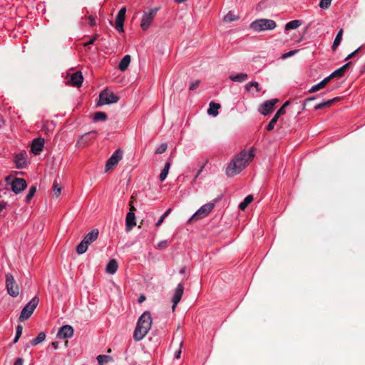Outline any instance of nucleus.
I'll use <instances>...</instances> for the list:
<instances>
[{
  "instance_id": "f257e3e1",
  "label": "nucleus",
  "mask_w": 365,
  "mask_h": 365,
  "mask_svg": "<svg viewBox=\"0 0 365 365\" xmlns=\"http://www.w3.org/2000/svg\"><path fill=\"white\" fill-rule=\"evenodd\" d=\"M254 157L255 150L253 148L248 152L246 150L242 151L228 165L226 170L227 175L233 177L240 173L252 160Z\"/></svg>"
},
{
  "instance_id": "f03ea898",
  "label": "nucleus",
  "mask_w": 365,
  "mask_h": 365,
  "mask_svg": "<svg viewBox=\"0 0 365 365\" xmlns=\"http://www.w3.org/2000/svg\"><path fill=\"white\" fill-rule=\"evenodd\" d=\"M152 325V317L149 312H145L138 319L133 332V339L139 341L148 333Z\"/></svg>"
},
{
  "instance_id": "7ed1b4c3",
  "label": "nucleus",
  "mask_w": 365,
  "mask_h": 365,
  "mask_svg": "<svg viewBox=\"0 0 365 365\" xmlns=\"http://www.w3.org/2000/svg\"><path fill=\"white\" fill-rule=\"evenodd\" d=\"M98 234L99 232L98 229H93L90 232H88L84 237L83 240L76 247V252L78 255L85 253L88 250V245L98 239Z\"/></svg>"
},
{
  "instance_id": "20e7f679",
  "label": "nucleus",
  "mask_w": 365,
  "mask_h": 365,
  "mask_svg": "<svg viewBox=\"0 0 365 365\" xmlns=\"http://www.w3.org/2000/svg\"><path fill=\"white\" fill-rule=\"evenodd\" d=\"M277 26L274 21L267 19H257L250 24V28L255 31L273 30Z\"/></svg>"
},
{
  "instance_id": "39448f33",
  "label": "nucleus",
  "mask_w": 365,
  "mask_h": 365,
  "mask_svg": "<svg viewBox=\"0 0 365 365\" xmlns=\"http://www.w3.org/2000/svg\"><path fill=\"white\" fill-rule=\"evenodd\" d=\"M5 180L6 184L10 185L11 190L16 194L20 193L27 187L26 181L23 178L7 176Z\"/></svg>"
},
{
  "instance_id": "423d86ee",
  "label": "nucleus",
  "mask_w": 365,
  "mask_h": 365,
  "mask_svg": "<svg viewBox=\"0 0 365 365\" xmlns=\"http://www.w3.org/2000/svg\"><path fill=\"white\" fill-rule=\"evenodd\" d=\"M39 299L37 297H33L30 302L23 308L19 317V322H24L28 319L33 314L34 309L37 307Z\"/></svg>"
},
{
  "instance_id": "0eeeda50",
  "label": "nucleus",
  "mask_w": 365,
  "mask_h": 365,
  "mask_svg": "<svg viewBox=\"0 0 365 365\" xmlns=\"http://www.w3.org/2000/svg\"><path fill=\"white\" fill-rule=\"evenodd\" d=\"M119 97L114 94L109 89L106 88L101 92L99 95L98 105H106L117 103L119 101Z\"/></svg>"
},
{
  "instance_id": "6e6552de",
  "label": "nucleus",
  "mask_w": 365,
  "mask_h": 365,
  "mask_svg": "<svg viewBox=\"0 0 365 365\" xmlns=\"http://www.w3.org/2000/svg\"><path fill=\"white\" fill-rule=\"evenodd\" d=\"M6 287L7 292L10 296L16 297L19 294V287L11 273L6 274Z\"/></svg>"
},
{
  "instance_id": "1a4fd4ad",
  "label": "nucleus",
  "mask_w": 365,
  "mask_h": 365,
  "mask_svg": "<svg viewBox=\"0 0 365 365\" xmlns=\"http://www.w3.org/2000/svg\"><path fill=\"white\" fill-rule=\"evenodd\" d=\"M158 10L159 8H153L150 9L148 12H144L140 24L143 30L145 31L150 27Z\"/></svg>"
},
{
  "instance_id": "9d476101",
  "label": "nucleus",
  "mask_w": 365,
  "mask_h": 365,
  "mask_svg": "<svg viewBox=\"0 0 365 365\" xmlns=\"http://www.w3.org/2000/svg\"><path fill=\"white\" fill-rule=\"evenodd\" d=\"M214 208V204L213 203H207L204 205H202L193 215L192 217L188 220L189 222L194 221V220H198L200 219H202L205 217H206Z\"/></svg>"
},
{
  "instance_id": "9b49d317",
  "label": "nucleus",
  "mask_w": 365,
  "mask_h": 365,
  "mask_svg": "<svg viewBox=\"0 0 365 365\" xmlns=\"http://www.w3.org/2000/svg\"><path fill=\"white\" fill-rule=\"evenodd\" d=\"M122 157L123 151L120 149L116 150L106 162V172L113 169L122 159Z\"/></svg>"
},
{
  "instance_id": "f8f14e48",
  "label": "nucleus",
  "mask_w": 365,
  "mask_h": 365,
  "mask_svg": "<svg viewBox=\"0 0 365 365\" xmlns=\"http://www.w3.org/2000/svg\"><path fill=\"white\" fill-rule=\"evenodd\" d=\"M278 101V99L276 98L264 101L258 109L259 112L263 115L270 114L273 111L274 107Z\"/></svg>"
},
{
  "instance_id": "ddd939ff",
  "label": "nucleus",
  "mask_w": 365,
  "mask_h": 365,
  "mask_svg": "<svg viewBox=\"0 0 365 365\" xmlns=\"http://www.w3.org/2000/svg\"><path fill=\"white\" fill-rule=\"evenodd\" d=\"M96 131L88 132L82 135L77 141L76 146L78 148L86 147L90 142L92 141L96 136Z\"/></svg>"
},
{
  "instance_id": "4468645a",
  "label": "nucleus",
  "mask_w": 365,
  "mask_h": 365,
  "mask_svg": "<svg viewBox=\"0 0 365 365\" xmlns=\"http://www.w3.org/2000/svg\"><path fill=\"white\" fill-rule=\"evenodd\" d=\"M126 9L123 7L118 11L115 21V28L119 32H123V25L125 19Z\"/></svg>"
},
{
  "instance_id": "2eb2a0df",
  "label": "nucleus",
  "mask_w": 365,
  "mask_h": 365,
  "mask_svg": "<svg viewBox=\"0 0 365 365\" xmlns=\"http://www.w3.org/2000/svg\"><path fill=\"white\" fill-rule=\"evenodd\" d=\"M183 291H184L183 285L181 283L178 284L177 288L175 289V294L172 299V302L173 303V307H172L173 312H175L177 304L181 300V298H182V296L183 294Z\"/></svg>"
},
{
  "instance_id": "dca6fc26",
  "label": "nucleus",
  "mask_w": 365,
  "mask_h": 365,
  "mask_svg": "<svg viewBox=\"0 0 365 365\" xmlns=\"http://www.w3.org/2000/svg\"><path fill=\"white\" fill-rule=\"evenodd\" d=\"M73 329L70 325H64L60 328L57 336L60 339L71 338L73 335Z\"/></svg>"
},
{
  "instance_id": "f3484780",
  "label": "nucleus",
  "mask_w": 365,
  "mask_h": 365,
  "mask_svg": "<svg viewBox=\"0 0 365 365\" xmlns=\"http://www.w3.org/2000/svg\"><path fill=\"white\" fill-rule=\"evenodd\" d=\"M44 145V139L36 138L33 140L31 146V150L34 155H39Z\"/></svg>"
},
{
  "instance_id": "a211bd4d",
  "label": "nucleus",
  "mask_w": 365,
  "mask_h": 365,
  "mask_svg": "<svg viewBox=\"0 0 365 365\" xmlns=\"http://www.w3.org/2000/svg\"><path fill=\"white\" fill-rule=\"evenodd\" d=\"M136 225L135 215L133 212H129L125 218V230L130 232Z\"/></svg>"
},
{
  "instance_id": "6ab92c4d",
  "label": "nucleus",
  "mask_w": 365,
  "mask_h": 365,
  "mask_svg": "<svg viewBox=\"0 0 365 365\" xmlns=\"http://www.w3.org/2000/svg\"><path fill=\"white\" fill-rule=\"evenodd\" d=\"M83 76L81 71H76L71 75L69 82L73 86L80 87L83 83Z\"/></svg>"
},
{
  "instance_id": "aec40b11",
  "label": "nucleus",
  "mask_w": 365,
  "mask_h": 365,
  "mask_svg": "<svg viewBox=\"0 0 365 365\" xmlns=\"http://www.w3.org/2000/svg\"><path fill=\"white\" fill-rule=\"evenodd\" d=\"M46 335L45 332H43V331L40 332L36 338H34V339H32L31 341H30L29 342L26 344L25 350L30 348L31 346H35L38 345V344L43 342L46 339Z\"/></svg>"
},
{
  "instance_id": "412c9836",
  "label": "nucleus",
  "mask_w": 365,
  "mask_h": 365,
  "mask_svg": "<svg viewBox=\"0 0 365 365\" xmlns=\"http://www.w3.org/2000/svg\"><path fill=\"white\" fill-rule=\"evenodd\" d=\"M15 163L17 168H23L26 163V153H21L16 155L15 157Z\"/></svg>"
},
{
  "instance_id": "4be33fe9",
  "label": "nucleus",
  "mask_w": 365,
  "mask_h": 365,
  "mask_svg": "<svg viewBox=\"0 0 365 365\" xmlns=\"http://www.w3.org/2000/svg\"><path fill=\"white\" fill-rule=\"evenodd\" d=\"M130 56L125 55L120 61L118 65V69L121 71H125L127 70L130 63Z\"/></svg>"
},
{
  "instance_id": "5701e85b",
  "label": "nucleus",
  "mask_w": 365,
  "mask_h": 365,
  "mask_svg": "<svg viewBox=\"0 0 365 365\" xmlns=\"http://www.w3.org/2000/svg\"><path fill=\"white\" fill-rule=\"evenodd\" d=\"M118 265V262L115 259H112L109 261L106 266V272L108 274H113L116 272Z\"/></svg>"
},
{
  "instance_id": "b1692460",
  "label": "nucleus",
  "mask_w": 365,
  "mask_h": 365,
  "mask_svg": "<svg viewBox=\"0 0 365 365\" xmlns=\"http://www.w3.org/2000/svg\"><path fill=\"white\" fill-rule=\"evenodd\" d=\"M229 78L234 82H244L248 78V75L245 73H237L235 75H230Z\"/></svg>"
},
{
  "instance_id": "393cba45",
  "label": "nucleus",
  "mask_w": 365,
  "mask_h": 365,
  "mask_svg": "<svg viewBox=\"0 0 365 365\" xmlns=\"http://www.w3.org/2000/svg\"><path fill=\"white\" fill-rule=\"evenodd\" d=\"M220 105L219 103L211 101L210 103V108L207 110V113L209 115L216 116L218 114V109L220 108Z\"/></svg>"
},
{
  "instance_id": "a878e982",
  "label": "nucleus",
  "mask_w": 365,
  "mask_h": 365,
  "mask_svg": "<svg viewBox=\"0 0 365 365\" xmlns=\"http://www.w3.org/2000/svg\"><path fill=\"white\" fill-rule=\"evenodd\" d=\"M343 33H344L343 29H340L336 34V36L332 46H331V49L333 51H335L336 49V48L339 46V44L341 41V39H342Z\"/></svg>"
},
{
  "instance_id": "bb28decb",
  "label": "nucleus",
  "mask_w": 365,
  "mask_h": 365,
  "mask_svg": "<svg viewBox=\"0 0 365 365\" xmlns=\"http://www.w3.org/2000/svg\"><path fill=\"white\" fill-rule=\"evenodd\" d=\"M302 24V21L300 20H293L289 22H288L285 25V30L289 31L291 29H296L298 27H299Z\"/></svg>"
},
{
  "instance_id": "cd10ccee",
  "label": "nucleus",
  "mask_w": 365,
  "mask_h": 365,
  "mask_svg": "<svg viewBox=\"0 0 365 365\" xmlns=\"http://www.w3.org/2000/svg\"><path fill=\"white\" fill-rule=\"evenodd\" d=\"M254 197L252 195H247L245 199L244 200L240 203L239 205V208L241 210H245L247 207L248 206L249 204H250L252 200H253Z\"/></svg>"
},
{
  "instance_id": "c85d7f7f",
  "label": "nucleus",
  "mask_w": 365,
  "mask_h": 365,
  "mask_svg": "<svg viewBox=\"0 0 365 365\" xmlns=\"http://www.w3.org/2000/svg\"><path fill=\"white\" fill-rule=\"evenodd\" d=\"M170 167V163L169 162H167L165 165L163 170L161 171V173L159 175V179L160 181H163L167 178Z\"/></svg>"
},
{
  "instance_id": "c756f323",
  "label": "nucleus",
  "mask_w": 365,
  "mask_h": 365,
  "mask_svg": "<svg viewBox=\"0 0 365 365\" xmlns=\"http://www.w3.org/2000/svg\"><path fill=\"white\" fill-rule=\"evenodd\" d=\"M107 119V115L104 112L98 111L96 112L93 116V120L95 122L98 121H105Z\"/></svg>"
},
{
  "instance_id": "7c9ffc66",
  "label": "nucleus",
  "mask_w": 365,
  "mask_h": 365,
  "mask_svg": "<svg viewBox=\"0 0 365 365\" xmlns=\"http://www.w3.org/2000/svg\"><path fill=\"white\" fill-rule=\"evenodd\" d=\"M99 365H103L104 363L112 361V358L108 355H98L97 357Z\"/></svg>"
},
{
  "instance_id": "2f4dec72",
  "label": "nucleus",
  "mask_w": 365,
  "mask_h": 365,
  "mask_svg": "<svg viewBox=\"0 0 365 365\" xmlns=\"http://www.w3.org/2000/svg\"><path fill=\"white\" fill-rule=\"evenodd\" d=\"M52 189L54 196L56 197H58L61 192V187L59 185L56 180L53 182Z\"/></svg>"
},
{
  "instance_id": "473e14b6",
  "label": "nucleus",
  "mask_w": 365,
  "mask_h": 365,
  "mask_svg": "<svg viewBox=\"0 0 365 365\" xmlns=\"http://www.w3.org/2000/svg\"><path fill=\"white\" fill-rule=\"evenodd\" d=\"M36 186H31L29 188V193L27 194V195L26 197V202L27 203L30 202V200L32 199V197H34V195L36 193Z\"/></svg>"
},
{
  "instance_id": "72a5a7b5",
  "label": "nucleus",
  "mask_w": 365,
  "mask_h": 365,
  "mask_svg": "<svg viewBox=\"0 0 365 365\" xmlns=\"http://www.w3.org/2000/svg\"><path fill=\"white\" fill-rule=\"evenodd\" d=\"M278 120H279V118L276 115H274V117L269 121V124L267 125V126L266 128L267 130H268V131L272 130Z\"/></svg>"
},
{
  "instance_id": "f704fd0d",
  "label": "nucleus",
  "mask_w": 365,
  "mask_h": 365,
  "mask_svg": "<svg viewBox=\"0 0 365 365\" xmlns=\"http://www.w3.org/2000/svg\"><path fill=\"white\" fill-rule=\"evenodd\" d=\"M22 331H23V326L22 325H18L16 327V336L14 339V343H16L19 338L21 337V334H22Z\"/></svg>"
},
{
  "instance_id": "c9c22d12",
  "label": "nucleus",
  "mask_w": 365,
  "mask_h": 365,
  "mask_svg": "<svg viewBox=\"0 0 365 365\" xmlns=\"http://www.w3.org/2000/svg\"><path fill=\"white\" fill-rule=\"evenodd\" d=\"M237 19V16L232 12L227 13L226 16H225L223 21L225 23L232 22Z\"/></svg>"
},
{
  "instance_id": "e433bc0d",
  "label": "nucleus",
  "mask_w": 365,
  "mask_h": 365,
  "mask_svg": "<svg viewBox=\"0 0 365 365\" xmlns=\"http://www.w3.org/2000/svg\"><path fill=\"white\" fill-rule=\"evenodd\" d=\"M332 0H321L319 6L322 9H327L331 6Z\"/></svg>"
},
{
  "instance_id": "4c0bfd02",
  "label": "nucleus",
  "mask_w": 365,
  "mask_h": 365,
  "mask_svg": "<svg viewBox=\"0 0 365 365\" xmlns=\"http://www.w3.org/2000/svg\"><path fill=\"white\" fill-rule=\"evenodd\" d=\"M344 73H345L339 68L334 71L333 73H331L330 75L331 78H332L333 79L334 78H341L344 75Z\"/></svg>"
},
{
  "instance_id": "58836bf2",
  "label": "nucleus",
  "mask_w": 365,
  "mask_h": 365,
  "mask_svg": "<svg viewBox=\"0 0 365 365\" xmlns=\"http://www.w3.org/2000/svg\"><path fill=\"white\" fill-rule=\"evenodd\" d=\"M168 148L166 143H162L155 150V154H162Z\"/></svg>"
},
{
  "instance_id": "ea45409f",
  "label": "nucleus",
  "mask_w": 365,
  "mask_h": 365,
  "mask_svg": "<svg viewBox=\"0 0 365 365\" xmlns=\"http://www.w3.org/2000/svg\"><path fill=\"white\" fill-rule=\"evenodd\" d=\"M339 100V98H334L333 99L328 100L325 102H323L324 108L330 107L334 102H336Z\"/></svg>"
},
{
  "instance_id": "a19ab883",
  "label": "nucleus",
  "mask_w": 365,
  "mask_h": 365,
  "mask_svg": "<svg viewBox=\"0 0 365 365\" xmlns=\"http://www.w3.org/2000/svg\"><path fill=\"white\" fill-rule=\"evenodd\" d=\"M98 36H99L98 34H95L88 42L84 43L83 46H88L93 44L94 42L98 39Z\"/></svg>"
},
{
  "instance_id": "79ce46f5",
  "label": "nucleus",
  "mask_w": 365,
  "mask_h": 365,
  "mask_svg": "<svg viewBox=\"0 0 365 365\" xmlns=\"http://www.w3.org/2000/svg\"><path fill=\"white\" fill-rule=\"evenodd\" d=\"M297 51H298L297 50L290 51L287 53H284L281 58L282 59H286L287 58L294 56L296 53H297Z\"/></svg>"
},
{
  "instance_id": "37998d69",
  "label": "nucleus",
  "mask_w": 365,
  "mask_h": 365,
  "mask_svg": "<svg viewBox=\"0 0 365 365\" xmlns=\"http://www.w3.org/2000/svg\"><path fill=\"white\" fill-rule=\"evenodd\" d=\"M320 89H322V86H320L319 83L318 84H316L314 86H313L309 90V93H314V92H317L318 91H319Z\"/></svg>"
},
{
  "instance_id": "c03bdc74",
  "label": "nucleus",
  "mask_w": 365,
  "mask_h": 365,
  "mask_svg": "<svg viewBox=\"0 0 365 365\" xmlns=\"http://www.w3.org/2000/svg\"><path fill=\"white\" fill-rule=\"evenodd\" d=\"M331 79L332 78H331V75H329L328 77L325 78L323 81H322L319 83L322 88H324Z\"/></svg>"
},
{
  "instance_id": "a18cd8bd",
  "label": "nucleus",
  "mask_w": 365,
  "mask_h": 365,
  "mask_svg": "<svg viewBox=\"0 0 365 365\" xmlns=\"http://www.w3.org/2000/svg\"><path fill=\"white\" fill-rule=\"evenodd\" d=\"M331 79L332 78H331V75H329L328 77L325 78L323 81H322L319 83L322 88H324Z\"/></svg>"
},
{
  "instance_id": "49530a36",
  "label": "nucleus",
  "mask_w": 365,
  "mask_h": 365,
  "mask_svg": "<svg viewBox=\"0 0 365 365\" xmlns=\"http://www.w3.org/2000/svg\"><path fill=\"white\" fill-rule=\"evenodd\" d=\"M331 79L332 78H331V75H329L328 77L325 78L323 81H322L319 83L322 88H324Z\"/></svg>"
},
{
  "instance_id": "de8ad7c7",
  "label": "nucleus",
  "mask_w": 365,
  "mask_h": 365,
  "mask_svg": "<svg viewBox=\"0 0 365 365\" xmlns=\"http://www.w3.org/2000/svg\"><path fill=\"white\" fill-rule=\"evenodd\" d=\"M178 344H179V348L178 349V350L175 353V356L176 359H180V355H181V347L182 346V341H179Z\"/></svg>"
},
{
  "instance_id": "09e8293b",
  "label": "nucleus",
  "mask_w": 365,
  "mask_h": 365,
  "mask_svg": "<svg viewBox=\"0 0 365 365\" xmlns=\"http://www.w3.org/2000/svg\"><path fill=\"white\" fill-rule=\"evenodd\" d=\"M200 83V81H198V80L195 81L194 82H192V83L190 85L189 89H190V91H193V90L196 89V88L199 86Z\"/></svg>"
},
{
  "instance_id": "8fccbe9b",
  "label": "nucleus",
  "mask_w": 365,
  "mask_h": 365,
  "mask_svg": "<svg viewBox=\"0 0 365 365\" xmlns=\"http://www.w3.org/2000/svg\"><path fill=\"white\" fill-rule=\"evenodd\" d=\"M168 246V242L166 240H163L158 242V248L160 250L165 249Z\"/></svg>"
},
{
  "instance_id": "3c124183",
  "label": "nucleus",
  "mask_w": 365,
  "mask_h": 365,
  "mask_svg": "<svg viewBox=\"0 0 365 365\" xmlns=\"http://www.w3.org/2000/svg\"><path fill=\"white\" fill-rule=\"evenodd\" d=\"M96 16H89L88 19V23L91 26H93L96 25Z\"/></svg>"
},
{
  "instance_id": "603ef678",
  "label": "nucleus",
  "mask_w": 365,
  "mask_h": 365,
  "mask_svg": "<svg viewBox=\"0 0 365 365\" xmlns=\"http://www.w3.org/2000/svg\"><path fill=\"white\" fill-rule=\"evenodd\" d=\"M285 108L284 107H281L277 111V113H275L274 115H276L278 118H279V117L282 115H284L285 113Z\"/></svg>"
},
{
  "instance_id": "864d4df0",
  "label": "nucleus",
  "mask_w": 365,
  "mask_h": 365,
  "mask_svg": "<svg viewBox=\"0 0 365 365\" xmlns=\"http://www.w3.org/2000/svg\"><path fill=\"white\" fill-rule=\"evenodd\" d=\"M361 50V47H359L356 50H355L354 51H353L352 53H351L346 58L345 60H349L353 57H354L359 52V51Z\"/></svg>"
},
{
  "instance_id": "5fc2aeb1",
  "label": "nucleus",
  "mask_w": 365,
  "mask_h": 365,
  "mask_svg": "<svg viewBox=\"0 0 365 365\" xmlns=\"http://www.w3.org/2000/svg\"><path fill=\"white\" fill-rule=\"evenodd\" d=\"M251 85L252 87H255L257 92H259L261 91V88L257 82H251Z\"/></svg>"
},
{
  "instance_id": "6e6d98bb",
  "label": "nucleus",
  "mask_w": 365,
  "mask_h": 365,
  "mask_svg": "<svg viewBox=\"0 0 365 365\" xmlns=\"http://www.w3.org/2000/svg\"><path fill=\"white\" fill-rule=\"evenodd\" d=\"M351 62H348L346 64H344L343 66H341L340 68L345 73L346 71L350 67L351 65Z\"/></svg>"
},
{
  "instance_id": "4d7b16f0",
  "label": "nucleus",
  "mask_w": 365,
  "mask_h": 365,
  "mask_svg": "<svg viewBox=\"0 0 365 365\" xmlns=\"http://www.w3.org/2000/svg\"><path fill=\"white\" fill-rule=\"evenodd\" d=\"M7 206V203L6 202H0V212L1 213L3 210L6 208Z\"/></svg>"
},
{
  "instance_id": "13d9d810",
  "label": "nucleus",
  "mask_w": 365,
  "mask_h": 365,
  "mask_svg": "<svg viewBox=\"0 0 365 365\" xmlns=\"http://www.w3.org/2000/svg\"><path fill=\"white\" fill-rule=\"evenodd\" d=\"M23 359L22 358H17L14 364V365H23Z\"/></svg>"
},
{
  "instance_id": "bf43d9fd",
  "label": "nucleus",
  "mask_w": 365,
  "mask_h": 365,
  "mask_svg": "<svg viewBox=\"0 0 365 365\" xmlns=\"http://www.w3.org/2000/svg\"><path fill=\"white\" fill-rule=\"evenodd\" d=\"M165 219V218L162 215L158 220V221L156 222L155 226L159 227L163 223Z\"/></svg>"
},
{
  "instance_id": "052dcab7",
  "label": "nucleus",
  "mask_w": 365,
  "mask_h": 365,
  "mask_svg": "<svg viewBox=\"0 0 365 365\" xmlns=\"http://www.w3.org/2000/svg\"><path fill=\"white\" fill-rule=\"evenodd\" d=\"M205 167V165H202L200 169L197 171V173H196L195 176V178L193 180V181H195L197 178L198 176L200 175V174L202 173L203 168Z\"/></svg>"
},
{
  "instance_id": "680f3d73",
  "label": "nucleus",
  "mask_w": 365,
  "mask_h": 365,
  "mask_svg": "<svg viewBox=\"0 0 365 365\" xmlns=\"http://www.w3.org/2000/svg\"><path fill=\"white\" fill-rule=\"evenodd\" d=\"M316 98L315 96H312V97H309L308 98L306 99L305 102L303 104V108H305V106H306V103L308 102V101H314V99Z\"/></svg>"
},
{
  "instance_id": "e2e57ef3",
  "label": "nucleus",
  "mask_w": 365,
  "mask_h": 365,
  "mask_svg": "<svg viewBox=\"0 0 365 365\" xmlns=\"http://www.w3.org/2000/svg\"><path fill=\"white\" fill-rule=\"evenodd\" d=\"M323 108H324V106H323L322 103H319V104H317V105H316V106H314V109H315V110H320V109H323Z\"/></svg>"
},
{
  "instance_id": "0e129e2a",
  "label": "nucleus",
  "mask_w": 365,
  "mask_h": 365,
  "mask_svg": "<svg viewBox=\"0 0 365 365\" xmlns=\"http://www.w3.org/2000/svg\"><path fill=\"white\" fill-rule=\"evenodd\" d=\"M252 85H251V83H249L246 84L245 86V90L247 91H251V87H252Z\"/></svg>"
},
{
  "instance_id": "69168bd1",
  "label": "nucleus",
  "mask_w": 365,
  "mask_h": 365,
  "mask_svg": "<svg viewBox=\"0 0 365 365\" xmlns=\"http://www.w3.org/2000/svg\"><path fill=\"white\" fill-rule=\"evenodd\" d=\"M145 300V297L144 295H141L138 299L139 303H143Z\"/></svg>"
},
{
  "instance_id": "338daca9",
  "label": "nucleus",
  "mask_w": 365,
  "mask_h": 365,
  "mask_svg": "<svg viewBox=\"0 0 365 365\" xmlns=\"http://www.w3.org/2000/svg\"><path fill=\"white\" fill-rule=\"evenodd\" d=\"M52 346L53 347L54 349H57L58 347V341H53L52 344H51Z\"/></svg>"
},
{
  "instance_id": "774afa93",
  "label": "nucleus",
  "mask_w": 365,
  "mask_h": 365,
  "mask_svg": "<svg viewBox=\"0 0 365 365\" xmlns=\"http://www.w3.org/2000/svg\"><path fill=\"white\" fill-rule=\"evenodd\" d=\"M172 210L169 208L163 215V216L165 218L170 212Z\"/></svg>"
}]
</instances>
